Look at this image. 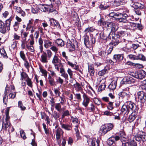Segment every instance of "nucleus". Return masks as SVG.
<instances>
[{
    "label": "nucleus",
    "mask_w": 146,
    "mask_h": 146,
    "mask_svg": "<svg viewBox=\"0 0 146 146\" xmlns=\"http://www.w3.org/2000/svg\"><path fill=\"white\" fill-rule=\"evenodd\" d=\"M9 108H7L5 110V113L6 115V118L4 120H3L4 121H9V119H10V117L9 116Z\"/></svg>",
    "instance_id": "37"
},
{
    "label": "nucleus",
    "mask_w": 146,
    "mask_h": 146,
    "mask_svg": "<svg viewBox=\"0 0 146 146\" xmlns=\"http://www.w3.org/2000/svg\"><path fill=\"white\" fill-rule=\"evenodd\" d=\"M60 124L62 128L68 131L71 130L72 128L71 125H69L68 123L64 124L60 123Z\"/></svg>",
    "instance_id": "21"
},
{
    "label": "nucleus",
    "mask_w": 146,
    "mask_h": 146,
    "mask_svg": "<svg viewBox=\"0 0 146 146\" xmlns=\"http://www.w3.org/2000/svg\"><path fill=\"white\" fill-rule=\"evenodd\" d=\"M8 93V92L7 91V89H6L5 91V95L4 96L3 98V102L5 104H6L7 102L8 97L6 96V95Z\"/></svg>",
    "instance_id": "52"
},
{
    "label": "nucleus",
    "mask_w": 146,
    "mask_h": 146,
    "mask_svg": "<svg viewBox=\"0 0 146 146\" xmlns=\"http://www.w3.org/2000/svg\"><path fill=\"white\" fill-rule=\"evenodd\" d=\"M59 97L61 99L60 103L62 105H64L66 101L65 96L64 95H62V96H60Z\"/></svg>",
    "instance_id": "57"
},
{
    "label": "nucleus",
    "mask_w": 146,
    "mask_h": 146,
    "mask_svg": "<svg viewBox=\"0 0 146 146\" xmlns=\"http://www.w3.org/2000/svg\"><path fill=\"white\" fill-rule=\"evenodd\" d=\"M64 132L60 128H58L56 130V138L58 144L60 145L61 143V141L60 140V136L63 134Z\"/></svg>",
    "instance_id": "5"
},
{
    "label": "nucleus",
    "mask_w": 146,
    "mask_h": 146,
    "mask_svg": "<svg viewBox=\"0 0 146 146\" xmlns=\"http://www.w3.org/2000/svg\"><path fill=\"white\" fill-rule=\"evenodd\" d=\"M94 30V29L92 27H88L85 29L84 32L86 33L85 34H87L88 33H90L93 32Z\"/></svg>",
    "instance_id": "54"
},
{
    "label": "nucleus",
    "mask_w": 146,
    "mask_h": 146,
    "mask_svg": "<svg viewBox=\"0 0 146 146\" xmlns=\"http://www.w3.org/2000/svg\"><path fill=\"white\" fill-rule=\"evenodd\" d=\"M0 53L2 56L4 58H8L7 54L4 48H2V49H0Z\"/></svg>",
    "instance_id": "44"
},
{
    "label": "nucleus",
    "mask_w": 146,
    "mask_h": 146,
    "mask_svg": "<svg viewBox=\"0 0 146 146\" xmlns=\"http://www.w3.org/2000/svg\"><path fill=\"white\" fill-rule=\"evenodd\" d=\"M125 132L122 131L119 132L118 135H115L112 137L114 141H117L119 140H122L123 139H124L123 140L124 141L125 139Z\"/></svg>",
    "instance_id": "4"
},
{
    "label": "nucleus",
    "mask_w": 146,
    "mask_h": 146,
    "mask_svg": "<svg viewBox=\"0 0 146 146\" xmlns=\"http://www.w3.org/2000/svg\"><path fill=\"white\" fill-rule=\"evenodd\" d=\"M74 86L76 90L77 91H79L80 90L82 89L80 85L78 82H76V84H74Z\"/></svg>",
    "instance_id": "45"
},
{
    "label": "nucleus",
    "mask_w": 146,
    "mask_h": 146,
    "mask_svg": "<svg viewBox=\"0 0 146 146\" xmlns=\"http://www.w3.org/2000/svg\"><path fill=\"white\" fill-rule=\"evenodd\" d=\"M20 55L21 58L23 60H25L27 59L24 52L21 51L20 52Z\"/></svg>",
    "instance_id": "63"
},
{
    "label": "nucleus",
    "mask_w": 146,
    "mask_h": 146,
    "mask_svg": "<svg viewBox=\"0 0 146 146\" xmlns=\"http://www.w3.org/2000/svg\"><path fill=\"white\" fill-rule=\"evenodd\" d=\"M137 97L138 101L141 103H143L146 101V93L143 91L137 93Z\"/></svg>",
    "instance_id": "3"
},
{
    "label": "nucleus",
    "mask_w": 146,
    "mask_h": 146,
    "mask_svg": "<svg viewBox=\"0 0 146 146\" xmlns=\"http://www.w3.org/2000/svg\"><path fill=\"white\" fill-rule=\"evenodd\" d=\"M67 47L70 48H72V49H75V45L70 41L68 42L67 44Z\"/></svg>",
    "instance_id": "46"
},
{
    "label": "nucleus",
    "mask_w": 146,
    "mask_h": 146,
    "mask_svg": "<svg viewBox=\"0 0 146 146\" xmlns=\"http://www.w3.org/2000/svg\"><path fill=\"white\" fill-rule=\"evenodd\" d=\"M8 31L7 28L5 24L2 21H0V32L3 34Z\"/></svg>",
    "instance_id": "18"
},
{
    "label": "nucleus",
    "mask_w": 146,
    "mask_h": 146,
    "mask_svg": "<svg viewBox=\"0 0 146 146\" xmlns=\"http://www.w3.org/2000/svg\"><path fill=\"white\" fill-rule=\"evenodd\" d=\"M55 42L57 44L58 46L60 47H63L65 44L64 42L61 39H57Z\"/></svg>",
    "instance_id": "27"
},
{
    "label": "nucleus",
    "mask_w": 146,
    "mask_h": 146,
    "mask_svg": "<svg viewBox=\"0 0 146 146\" xmlns=\"http://www.w3.org/2000/svg\"><path fill=\"white\" fill-rule=\"evenodd\" d=\"M146 77V72L143 70H141L135 75V78L142 79Z\"/></svg>",
    "instance_id": "8"
},
{
    "label": "nucleus",
    "mask_w": 146,
    "mask_h": 146,
    "mask_svg": "<svg viewBox=\"0 0 146 146\" xmlns=\"http://www.w3.org/2000/svg\"><path fill=\"white\" fill-rule=\"evenodd\" d=\"M108 66H105L104 69L99 72L98 74L100 76H103L108 72Z\"/></svg>",
    "instance_id": "26"
},
{
    "label": "nucleus",
    "mask_w": 146,
    "mask_h": 146,
    "mask_svg": "<svg viewBox=\"0 0 146 146\" xmlns=\"http://www.w3.org/2000/svg\"><path fill=\"white\" fill-rule=\"evenodd\" d=\"M96 108L92 103L87 108V110L89 112H94L95 111Z\"/></svg>",
    "instance_id": "29"
},
{
    "label": "nucleus",
    "mask_w": 146,
    "mask_h": 146,
    "mask_svg": "<svg viewBox=\"0 0 146 146\" xmlns=\"http://www.w3.org/2000/svg\"><path fill=\"white\" fill-rule=\"evenodd\" d=\"M128 107L129 110H131L133 111H135L136 110V106L135 104L132 103L130 102L128 105H127Z\"/></svg>",
    "instance_id": "24"
},
{
    "label": "nucleus",
    "mask_w": 146,
    "mask_h": 146,
    "mask_svg": "<svg viewBox=\"0 0 146 146\" xmlns=\"http://www.w3.org/2000/svg\"><path fill=\"white\" fill-rule=\"evenodd\" d=\"M39 93H36V95L40 100L41 101L42 90L41 89H38Z\"/></svg>",
    "instance_id": "56"
},
{
    "label": "nucleus",
    "mask_w": 146,
    "mask_h": 146,
    "mask_svg": "<svg viewBox=\"0 0 146 146\" xmlns=\"http://www.w3.org/2000/svg\"><path fill=\"white\" fill-rule=\"evenodd\" d=\"M49 21L50 22V25L51 26L59 28H60V24L57 21L52 18L50 19Z\"/></svg>",
    "instance_id": "15"
},
{
    "label": "nucleus",
    "mask_w": 146,
    "mask_h": 146,
    "mask_svg": "<svg viewBox=\"0 0 146 146\" xmlns=\"http://www.w3.org/2000/svg\"><path fill=\"white\" fill-rule=\"evenodd\" d=\"M113 102H109L108 103V105L107 106V108L108 110H112L113 109Z\"/></svg>",
    "instance_id": "60"
},
{
    "label": "nucleus",
    "mask_w": 146,
    "mask_h": 146,
    "mask_svg": "<svg viewBox=\"0 0 146 146\" xmlns=\"http://www.w3.org/2000/svg\"><path fill=\"white\" fill-rule=\"evenodd\" d=\"M112 137L109 138L107 140L108 144L110 146L113 145H115V141Z\"/></svg>",
    "instance_id": "42"
},
{
    "label": "nucleus",
    "mask_w": 146,
    "mask_h": 146,
    "mask_svg": "<svg viewBox=\"0 0 146 146\" xmlns=\"http://www.w3.org/2000/svg\"><path fill=\"white\" fill-rule=\"evenodd\" d=\"M114 125L112 123L106 124L102 125L100 130V132L102 135L106 134L108 132L111 130Z\"/></svg>",
    "instance_id": "1"
},
{
    "label": "nucleus",
    "mask_w": 146,
    "mask_h": 146,
    "mask_svg": "<svg viewBox=\"0 0 146 146\" xmlns=\"http://www.w3.org/2000/svg\"><path fill=\"white\" fill-rule=\"evenodd\" d=\"M112 22H106L104 27L108 29H110Z\"/></svg>",
    "instance_id": "64"
},
{
    "label": "nucleus",
    "mask_w": 146,
    "mask_h": 146,
    "mask_svg": "<svg viewBox=\"0 0 146 146\" xmlns=\"http://www.w3.org/2000/svg\"><path fill=\"white\" fill-rule=\"evenodd\" d=\"M92 97L94 98L93 101L95 104L99 106L101 103V101L98 98L94 97L92 95Z\"/></svg>",
    "instance_id": "51"
},
{
    "label": "nucleus",
    "mask_w": 146,
    "mask_h": 146,
    "mask_svg": "<svg viewBox=\"0 0 146 146\" xmlns=\"http://www.w3.org/2000/svg\"><path fill=\"white\" fill-rule=\"evenodd\" d=\"M118 26L117 24L112 22V25L111 26V31L113 33L116 32L118 29Z\"/></svg>",
    "instance_id": "33"
},
{
    "label": "nucleus",
    "mask_w": 146,
    "mask_h": 146,
    "mask_svg": "<svg viewBox=\"0 0 146 146\" xmlns=\"http://www.w3.org/2000/svg\"><path fill=\"white\" fill-rule=\"evenodd\" d=\"M43 40L41 38H40L38 39V43L39 45V48L41 52H42L43 51Z\"/></svg>",
    "instance_id": "40"
},
{
    "label": "nucleus",
    "mask_w": 146,
    "mask_h": 146,
    "mask_svg": "<svg viewBox=\"0 0 146 146\" xmlns=\"http://www.w3.org/2000/svg\"><path fill=\"white\" fill-rule=\"evenodd\" d=\"M83 97L84 100L82 102V104L85 107H87L89 103L90 99L85 94H83Z\"/></svg>",
    "instance_id": "13"
},
{
    "label": "nucleus",
    "mask_w": 146,
    "mask_h": 146,
    "mask_svg": "<svg viewBox=\"0 0 146 146\" xmlns=\"http://www.w3.org/2000/svg\"><path fill=\"white\" fill-rule=\"evenodd\" d=\"M44 47L46 48H48L52 45V42L48 39L44 40Z\"/></svg>",
    "instance_id": "19"
},
{
    "label": "nucleus",
    "mask_w": 146,
    "mask_h": 146,
    "mask_svg": "<svg viewBox=\"0 0 146 146\" xmlns=\"http://www.w3.org/2000/svg\"><path fill=\"white\" fill-rule=\"evenodd\" d=\"M87 141L90 146H99L100 141L96 138L89 139Z\"/></svg>",
    "instance_id": "6"
},
{
    "label": "nucleus",
    "mask_w": 146,
    "mask_h": 146,
    "mask_svg": "<svg viewBox=\"0 0 146 146\" xmlns=\"http://www.w3.org/2000/svg\"><path fill=\"white\" fill-rule=\"evenodd\" d=\"M137 60L146 61V57L142 54H139L137 55Z\"/></svg>",
    "instance_id": "48"
},
{
    "label": "nucleus",
    "mask_w": 146,
    "mask_h": 146,
    "mask_svg": "<svg viewBox=\"0 0 146 146\" xmlns=\"http://www.w3.org/2000/svg\"><path fill=\"white\" fill-rule=\"evenodd\" d=\"M21 79L22 80H26V79H27L29 78L27 74L24 72H21Z\"/></svg>",
    "instance_id": "38"
},
{
    "label": "nucleus",
    "mask_w": 146,
    "mask_h": 146,
    "mask_svg": "<svg viewBox=\"0 0 146 146\" xmlns=\"http://www.w3.org/2000/svg\"><path fill=\"white\" fill-rule=\"evenodd\" d=\"M123 58V54H115L113 56V60L114 61L119 62L122 61Z\"/></svg>",
    "instance_id": "16"
},
{
    "label": "nucleus",
    "mask_w": 146,
    "mask_h": 146,
    "mask_svg": "<svg viewBox=\"0 0 146 146\" xmlns=\"http://www.w3.org/2000/svg\"><path fill=\"white\" fill-rule=\"evenodd\" d=\"M136 140L137 141H146V135H139L136 137Z\"/></svg>",
    "instance_id": "22"
},
{
    "label": "nucleus",
    "mask_w": 146,
    "mask_h": 146,
    "mask_svg": "<svg viewBox=\"0 0 146 146\" xmlns=\"http://www.w3.org/2000/svg\"><path fill=\"white\" fill-rule=\"evenodd\" d=\"M129 17L128 15L126 13H116V17H115V18L117 19L118 20L122 18L123 19H129Z\"/></svg>",
    "instance_id": "14"
},
{
    "label": "nucleus",
    "mask_w": 146,
    "mask_h": 146,
    "mask_svg": "<svg viewBox=\"0 0 146 146\" xmlns=\"http://www.w3.org/2000/svg\"><path fill=\"white\" fill-rule=\"evenodd\" d=\"M135 81L133 78L129 76L124 77L122 80V83L124 84H131L134 83Z\"/></svg>",
    "instance_id": "7"
},
{
    "label": "nucleus",
    "mask_w": 146,
    "mask_h": 146,
    "mask_svg": "<svg viewBox=\"0 0 146 146\" xmlns=\"http://www.w3.org/2000/svg\"><path fill=\"white\" fill-rule=\"evenodd\" d=\"M27 45H28L26 40H23V41H22V43L21 44V47L22 49H26V50H27V49L26 48V46Z\"/></svg>",
    "instance_id": "62"
},
{
    "label": "nucleus",
    "mask_w": 146,
    "mask_h": 146,
    "mask_svg": "<svg viewBox=\"0 0 146 146\" xmlns=\"http://www.w3.org/2000/svg\"><path fill=\"white\" fill-rule=\"evenodd\" d=\"M16 11L17 13L21 14V15L23 17L25 15V12L22 10L20 7H17L16 8Z\"/></svg>",
    "instance_id": "36"
},
{
    "label": "nucleus",
    "mask_w": 146,
    "mask_h": 146,
    "mask_svg": "<svg viewBox=\"0 0 146 146\" xmlns=\"http://www.w3.org/2000/svg\"><path fill=\"white\" fill-rule=\"evenodd\" d=\"M39 69L40 71L43 74V76L45 78H46L48 74L47 71L46 70L43 69L41 67H40Z\"/></svg>",
    "instance_id": "47"
},
{
    "label": "nucleus",
    "mask_w": 146,
    "mask_h": 146,
    "mask_svg": "<svg viewBox=\"0 0 146 146\" xmlns=\"http://www.w3.org/2000/svg\"><path fill=\"white\" fill-rule=\"evenodd\" d=\"M41 8L42 9V11H43L44 12H47L48 13H50L53 11L57 12L56 11L52 6H42Z\"/></svg>",
    "instance_id": "10"
},
{
    "label": "nucleus",
    "mask_w": 146,
    "mask_h": 146,
    "mask_svg": "<svg viewBox=\"0 0 146 146\" xmlns=\"http://www.w3.org/2000/svg\"><path fill=\"white\" fill-rule=\"evenodd\" d=\"M13 18V17L11 16L7 20L5 21L6 26L7 27V29L8 31H9L10 30L11 22Z\"/></svg>",
    "instance_id": "25"
},
{
    "label": "nucleus",
    "mask_w": 146,
    "mask_h": 146,
    "mask_svg": "<svg viewBox=\"0 0 146 146\" xmlns=\"http://www.w3.org/2000/svg\"><path fill=\"white\" fill-rule=\"evenodd\" d=\"M2 128L5 130H8L9 133L13 132L14 131V128L11 126L9 121H3L2 125Z\"/></svg>",
    "instance_id": "2"
},
{
    "label": "nucleus",
    "mask_w": 146,
    "mask_h": 146,
    "mask_svg": "<svg viewBox=\"0 0 146 146\" xmlns=\"http://www.w3.org/2000/svg\"><path fill=\"white\" fill-rule=\"evenodd\" d=\"M47 56L46 53L44 52L41 56V61L44 63H46L48 62V61L47 59Z\"/></svg>",
    "instance_id": "28"
},
{
    "label": "nucleus",
    "mask_w": 146,
    "mask_h": 146,
    "mask_svg": "<svg viewBox=\"0 0 146 146\" xmlns=\"http://www.w3.org/2000/svg\"><path fill=\"white\" fill-rule=\"evenodd\" d=\"M101 38L104 40H107V34L104 33H101L100 34Z\"/></svg>",
    "instance_id": "55"
},
{
    "label": "nucleus",
    "mask_w": 146,
    "mask_h": 146,
    "mask_svg": "<svg viewBox=\"0 0 146 146\" xmlns=\"http://www.w3.org/2000/svg\"><path fill=\"white\" fill-rule=\"evenodd\" d=\"M88 71L90 73L91 76H93L94 75L95 71L93 64L90 65H88Z\"/></svg>",
    "instance_id": "31"
},
{
    "label": "nucleus",
    "mask_w": 146,
    "mask_h": 146,
    "mask_svg": "<svg viewBox=\"0 0 146 146\" xmlns=\"http://www.w3.org/2000/svg\"><path fill=\"white\" fill-rule=\"evenodd\" d=\"M110 6V4L108 5L106 4L105 6L101 4L99 8L102 10H104L108 9Z\"/></svg>",
    "instance_id": "49"
},
{
    "label": "nucleus",
    "mask_w": 146,
    "mask_h": 146,
    "mask_svg": "<svg viewBox=\"0 0 146 146\" xmlns=\"http://www.w3.org/2000/svg\"><path fill=\"white\" fill-rule=\"evenodd\" d=\"M119 96L123 98L127 99L129 98V94L125 92H121L119 94Z\"/></svg>",
    "instance_id": "34"
},
{
    "label": "nucleus",
    "mask_w": 146,
    "mask_h": 146,
    "mask_svg": "<svg viewBox=\"0 0 146 146\" xmlns=\"http://www.w3.org/2000/svg\"><path fill=\"white\" fill-rule=\"evenodd\" d=\"M121 112L124 115L126 114H127L129 111V109L127 105H123L122 106L121 109Z\"/></svg>",
    "instance_id": "20"
},
{
    "label": "nucleus",
    "mask_w": 146,
    "mask_h": 146,
    "mask_svg": "<svg viewBox=\"0 0 146 146\" xmlns=\"http://www.w3.org/2000/svg\"><path fill=\"white\" fill-rule=\"evenodd\" d=\"M60 104H61L60 103H56L55 106L56 109L59 112L61 111V108Z\"/></svg>",
    "instance_id": "61"
},
{
    "label": "nucleus",
    "mask_w": 146,
    "mask_h": 146,
    "mask_svg": "<svg viewBox=\"0 0 146 146\" xmlns=\"http://www.w3.org/2000/svg\"><path fill=\"white\" fill-rule=\"evenodd\" d=\"M53 116L54 119L56 120L60 117V115L56 111H54L53 114Z\"/></svg>",
    "instance_id": "58"
},
{
    "label": "nucleus",
    "mask_w": 146,
    "mask_h": 146,
    "mask_svg": "<svg viewBox=\"0 0 146 146\" xmlns=\"http://www.w3.org/2000/svg\"><path fill=\"white\" fill-rule=\"evenodd\" d=\"M18 106L22 110H24L26 109L25 107L23 105L22 102L21 101H19L18 102Z\"/></svg>",
    "instance_id": "53"
},
{
    "label": "nucleus",
    "mask_w": 146,
    "mask_h": 146,
    "mask_svg": "<svg viewBox=\"0 0 146 146\" xmlns=\"http://www.w3.org/2000/svg\"><path fill=\"white\" fill-rule=\"evenodd\" d=\"M136 115L135 113H132L129 116L128 121L131 123L136 118Z\"/></svg>",
    "instance_id": "41"
},
{
    "label": "nucleus",
    "mask_w": 146,
    "mask_h": 146,
    "mask_svg": "<svg viewBox=\"0 0 146 146\" xmlns=\"http://www.w3.org/2000/svg\"><path fill=\"white\" fill-rule=\"evenodd\" d=\"M131 5L132 7L135 9H141H141H143L145 7L143 5L138 2L132 3L131 4Z\"/></svg>",
    "instance_id": "11"
},
{
    "label": "nucleus",
    "mask_w": 146,
    "mask_h": 146,
    "mask_svg": "<svg viewBox=\"0 0 146 146\" xmlns=\"http://www.w3.org/2000/svg\"><path fill=\"white\" fill-rule=\"evenodd\" d=\"M68 64L71 66L72 68H74V69L78 71L81 73H82V70L79 69V66L78 65H76L75 64H74L70 62H68Z\"/></svg>",
    "instance_id": "30"
},
{
    "label": "nucleus",
    "mask_w": 146,
    "mask_h": 146,
    "mask_svg": "<svg viewBox=\"0 0 146 146\" xmlns=\"http://www.w3.org/2000/svg\"><path fill=\"white\" fill-rule=\"evenodd\" d=\"M122 146H137V144L134 141L130 142L122 143Z\"/></svg>",
    "instance_id": "23"
},
{
    "label": "nucleus",
    "mask_w": 146,
    "mask_h": 146,
    "mask_svg": "<svg viewBox=\"0 0 146 146\" xmlns=\"http://www.w3.org/2000/svg\"><path fill=\"white\" fill-rule=\"evenodd\" d=\"M117 78L114 79L109 85L108 88L110 90H113L116 88Z\"/></svg>",
    "instance_id": "12"
},
{
    "label": "nucleus",
    "mask_w": 146,
    "mask_h": 146,
    "mask_svg": "<svg viewBox=\"0 0 146 146\" xmlns=\"http://www.w3.org/2000/svg\"><path fill=\"white\" fill-rule=\"evenodd\" d=\"M122 4L121 0H115L113 2L114 6L117 7Z\"/></svg>",
    "instance_id": "43"
},
{
    "label": "nucleus",
    "mask_w": 146,
    "mask_h": 146,
    "mask_svg": "<svg viewBox=\"0 0 146 146\" xmlns=\"http://www.w3.org/2000/svg\"><path fill=\"white\" fill-rule=\"evenodd\" d=\"M112 41L115 42L114 43V45H117L121 42V37L120 36V35H119L117 33L116 34L114 33L113 36H112Z\"/></svg>",
    "instance_id": "9"
},
{
    "label": "nucleus",
    "mask_w": 146,
    "mask_h": 146,
    "mask_svg": "<svg viewBox=\"0 0 146 146\" xmlns=\"http://www.w3.org/2000/svg\"><path fill=\"white\" fill-rule=\"evenodd\" d=\"M99 55L104 58H107L108 57L106 52L104 51H102L99 52Z\"/></svg>",
    "instance_id": "50"
},
{
    "label": "nucleus",
    "mask_w": 146,
    "mask_h": 146,
    "mask_svg": "<svg viewBox=\"0 0 146 146\" xmlns=\"http://www.w3.org/2000/svg\"><path fill=\"white\" fill-rule=\"evenodd\" d=\"M25 81L27 82V85L28 86L32 88L33 87V82L31 81V79L29 78L27 79H26Z\"/></svg>",
    "instance_id": "59"
},
{
    "label": "nucleus",
    "mask_w": 146,
    "mask_h": 146,
    "mask_svg": "<svg viewBox=\"0 0 146 146\" xmlns=\"http://www.w3.org/2000/svg\"><path fill=\"white\" fill-rule=\"evenodd\" d=\"M105 81H104V82L102 83L99 86L98 89V90L99 92H102V90H105L106 87V85L105 84Z\"/></svg>",
    "instance_id": "39"
},
{
    "label": "nucleus",
    "mask_w": 146,
    "mask_h": 146,
    "mask_svg": "<svg viewBox=\"0 0 146 146\" xmlns=\"http://www.w3.org/2000/svg\"><path fill=\"white\" fill-rule=\"evenodd\" d=\"M84 42L85 45L87 47L89 48L91 45V44L89 40V37L88 35L85 34L84 36Z\"/></svg>",
    "instance_id": "17"
},
{
    "label": "nucleus",
    "mask_w": 146,
    "mask_h": 146,
    "mask_svg": "<svg viewBox=\"0 0 146 146\" xmlns=\"http://www.w3.org/2000/svg\"><path fill=\"white\" fill-rule=\"evenodd\" d=\"M53 6L56 9H58L61 6V3L60 0H57L55 1L53 3Z\"/></svg>",
    "instance_id": "32"
},
{
    "label": "nucleus",
    "mask_w": 146,
    "mask_h": 146,
    "mask_svg": "<svg viewBox=\"0 0 146 146\" xmlns=\"http://www.w3.org/2000/svg\"><path fill=\"white\" fill-rule=\"evenodd\" d=\"M61 60H60L58 56L55 55L54 56L52 61V63L53 64L60 63L61 62Z\"/></svg>",
    "instance_id": "35"
}]
</instances>
